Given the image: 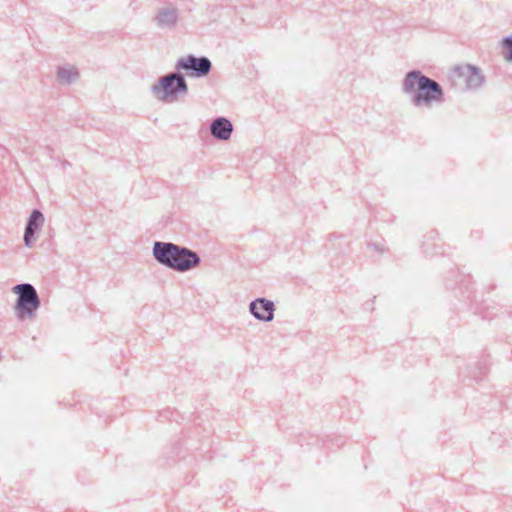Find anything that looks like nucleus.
<instances>
[{
	"label": "nucleus",
	"mask_w": 512,
	"mask_h": 512,
	"mask_svg": "<svg viewBox=\"0 0 512 512\" xmlns=\"http://www.w3.org/2000/svg\"><path fill=\"white\" fill-rule=\"evenodd\" d=\"M402 92L410 96L411 103L417 108L430 109L444 103V92L434 80L418 70L408 72L401 86Z\"/></svg>",
	"instance_id": "obj_1"
},
{
	"label": "nucleus",
	"mask_w": 512,
	"mask_h": 512,
	"mask_svg": "<svg viewBox=\"0 0 512 512\" xmlns=\"http://www.w3.org/2000/svg\"><path fill=\"white\" fill-rule=\"evenodd\" d=\"M152 256L160 265L177 272H186L196 268L201 261L196 252L172 242H154Z\"/></svg>",
	"instance_id": "obj_2"
},
{
	"label": "nucleus",
	"mask_w": 512,
	"mask_h": 512,
	"mask_svg": "<svg viewBox=\"0 0 512 512\" xmlns=\"http://www.w3.org/2000/svg\"><path fill=\"white\" fill-rule=\"evenodd\" d=\"M179 19L178 8L173 4H165L156 10L153 22L159 28L172 29L177 26Z\"/></svg>",
	"instance_id": "obj_7"
},
{
	"label": "nucleus",
	"mask_w": 512,
	"mask_h": 512,
	"mask_svg": "<svg viewBox=\"0 0 512 512\" xmlns=\"http://www.w3.org/2000/svg\"><path fill=\"white\" fill-rule=\"evenodd\" d=\"M452 75L459 85H463L465 89L468 90L480 88L485 81L481 69L470 64L455 67L452 71Z\"/></svg>",
	"instance_id": "obj_5"
},
{
	"label": "nucleus",
	"mask_w": 512,
	"mask_h": 512,
	"mask_svg": "<svg viewBox=\"0 0 512 512\" xmlns=\"http://www.w3.org/2000/svg\"><path fill=\"white\" fill-rule=\"evenodd\" d=\"M501 48L503 58L508 62H512V35L501 41Z\"/></svg>",
	"instance_id": "obj_12"
},
{
	"label": "nucleus",
	"mask_w": 512,
	"mask_h": 512,
	"mask_svg": "<svg viewBox=\"0 0 512 512\" xmlns=\"http://www.w3.org/2000/svg\"><path fill=\"white\" fill-rule=\"evenodd\" d=\"M34 234H35V232H33L32 230H30V233H28V229L25 228L24 243H25L26 247L31 248L33 246Z\"/></svg>",
	"instance_id": "obj_13"
},
{
	"label": "nucleus",
	"mask_w": 512,
	"mask_h": 512,
	"mask_svg": "<svg viewBox=\"0 0 512 512\" xmlns=\"http://www.w3.org/2000/svg\"><path fill=\"white\" fill-rule=\"evenodd\" d=\"M178 70H192V75L196 77L206 76L211 70V62L207 57H195L189 55L187 57L180 58L176 63Z\"/></svg>",
	"instance_id": "obj_6"
},
{
	"label": "nucleus",
	"mask_w": 512,
	"mask_h": 512,
	"mask_svg": "<svg viewBox=\"0 0 512 512\" xmlns=\"http://www.w3.org/2000/svg\"><path fill=\"white\" fill-rule=\"evenodd\" d=\"M80 78L78 68L72 64H63L57 68L56 79L62 85H71Z\"/></svg>",
	"instance_id": "obj_10"
},
{
	"label": "nucleus",
	"mask_w": 512,
	"mask_h": 512,
	"mask_svg": "<svg viewBox=\"0 0 512 512\" xmlns=\"http://www.w3.org/2000/svg\"><path fill=\"white\" fill-rule=\"evenodd\" d=\"M44 224V216L39 210H33L29 216L28 223L26 229H28V233L30 230L35 232L39 228H41Z\"/></svg>",
	"instance_id": "obj_11"
},
{
	"label": "nucleus",
	"mask_w": 512,
	"mask_h": 512,
	"mask_svg": "<svg viewBox=\"0 0 512 512\" xmlns=\"http://www.w3.org/2000/svg\"><path fill=\"white\" fill-rule=\"evenodd\" d=\"M150 90L158 101L171 104L188 94V85L181 74L170 73L159 78Z\"/></svg>",
	"instance_id": "obj_3"
},
{
	"label": "nucleus",
	"mask_w": 512,
	"mask_h": 512,
	"mask_svg": "<svg viewBox=\"0 0 512 512\" xmlns=\"http://www.w3.org/2000/svg\"><path fill=\"white\" fill-rule=\"evenodd\" d=\"M275 310L274 302L263 297L256 298L249 304V312L261 322H271L274 319Z\"/></svg>",
	"instance_id": "obj_8"
},
{
	"label": "nucleus",
	"mask_w": 512,
	"mask_h": 512,
	"mask_svg": "<svg viewBox=\"0 0 512 512\" xmlns=\"http://www.w3.org/2000/svg\"><path fill=\"white\" fill-rule=\"evenodd\" d=\"M12 292L17 300L14 306L15 313L20 320H32L40 308V298L35 287L30 283H22L14 286Z\"/></svg>",
	"instance_id": "obj_4"
},
{
	"label": "nucleus",
	"mask_w": 512,
	"mask_h": 512,
	"mask_svg": "<svg viewBox=\"0 0 512 512\" xmlns=\"http://www.w3.org/2000/svg\"><path fill=\"white\" fill-rule=\"evenodd\" d=\"M210 132L215 139L227 141L232 135L233 125L229 119L219 117L212 121Z\"/></svg>",
	"instance_id": "obj_9"
}]
</instances>
